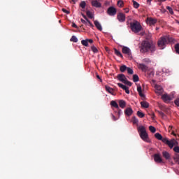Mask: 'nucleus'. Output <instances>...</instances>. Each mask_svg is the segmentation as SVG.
<instances>
[{
    "label": "nucleus",
    "mask_w": 179,
    "mask_h": 179,
    "mask_svg": "<svg viewBox=\"0 0 179 179\" xmlns=\"http://www.w3.org/2000/svg\"><path fill=\"white\" fill-rule=\"evenodd\" d=\"M141 52H155L156 51V46L152 41H143L140 47Z\"/></svg>",
    "instance_id": "f257e3e1"
},
{
    "label": "nucleus",
    "mask_w": 179,
    "mask_h": 179,
    "mask_svg": "<svg viewBox=\"0 0 179 179\" xmlns=\"http://www.w3.org/2000/svg\"><path fill=\"white\" fill-rule=\"evenodd\" d=\"M169 43H174V38L167 36H162L158 41V47H159L161 50H163L164 46L167 45Z\"/></svg>",
    "instance_id": "f03ea898"
},
{
    "label": "nucleus",
    "mask_w": 179,
    "mask_h": 179,
    "mask_svg": "<svg viewBox=\"0 0 179 179\" xmlns=\"http://www.w3.org/2000/svg\"><path fill=\"white\" fill-rule=\"evenodd\" d=\"M138 131L140 137L144 142H147L148 143H150V139H149V136L148 135V132H146V128L143 126H140L138 127Z\"/></svg>",
    "instance_id": "7ed1b4c3"
},
{
    "label": "nucleus",
    "mask_w": 179,
    "mask_h": 179,
    "mask_svg": "<svg viewBox=\"0 0 179 179\" xmlns=\"http://www.w3.org/2000/svg\"><path fill=\"white\" fill-rule=\"evenodd\" d=\"M130 29L134 33H139V31L142 30V25H141L139 22L134 20V22H130Z\"/></svg>",
    "instance_id": "20e7f679"
},
{
    "label": "nucleus",
    "mask_w": 179,
    "mask_h": 179,
    "mask_svg": "<svg viewBox=\"0 0 179 179\" xmlns=\"http://www.w3.org/2000/svg\"><path fill=\"white\" fill-rule=\"evenodd\" d=\"M161 141H162V142H163V143L168 145L169 148H170V149H173V148H174V145H176V143H177V141H176V139H174V138L169 141V138L162 137V139Z\"/></svg>",
    "instance_id": "39448f33"
},
{
    "label": "nucleus",
    "mask_w": 179,
    "mask_h": 179,
    "mask_svg": "<svg viewBox=\"0 0 179 179\" xmlns=\"http://www.w3.org/2000/svg\"><path fill=\"white\" fill-rule=\"evenodd\" d=\"M117 78L118 80H120V82H122L124 85H127V86H132V83H131L130 81H128V80L127 79V77H125V75L118 74Z\"/></svg>",
    "instance_id": "423d86ee"
},
{
    "label": "nucleus",
    "mask_w": 179,
    "mask_h": 179,
    "mask_svg": "<svg viewBox=\"0 0 179 179\" xmlns=\"http://www.w3.org/2000/svg\"><path fill=\"white\" fill-rule=\"evenodd\" d=\"M122 52L123 54L127 55L128 58H130V59H132V52H131V49H129V48L123 46L122 49Z\"/></svg>",
    "instance_id": "0eeeda50"
},
{
    "label": "nucleus",
    "mask_w": 179,
    "mask_h": 179,
    "mask_svg": "<svg viewBox=\"0 0 179 179\" xmlns=\"http://www.w3.org/2000/svg\"><path fill=\"white\" fill-rule=\"evenodd\" d=\"M107 14L109 16H115L117 15V8H115L114 6H110L107 10Z\"/></svg>",
    "instance_id": "6e6552de"
},
{
    "label": "nucleus",
    "mask_w": 179,
    "mask_h": 179,
    "mask_svg": "<svg viewBox=\"0 0 179 179\" xmlns=\"http://www.w3.org/2000/svg\"><path fill=\"white\" fill-rule=\"evenodd\" d=\"M146 23L150 26H155L157 23V19L153 17H147Z\"/></svg>",
    "instance_id": "1a4fd4ad"
},
{
    "label": "nucleus",
    "mask_w": 179,
    "mask_h": 179,
    "mask_svg": "<svg viewBox=\"0 0 179 179\" xmlns=\"http://www.w3.org/2000/svg\"><path fill=\"white\" fill-rule=\"evenodd\" d=\"M154 160L155 163H163V159H162V156L159 153L154 155Z\"/></svg>",
    "instance_id": "9d476101"
},
{
    "label": "nucleus",
    "mask_w": 179,
    "mask_h": 179,
    "mask_svg": "<svg viewBox=\"0 0 179 179\" xmlns=\"http://www.w3.org/2000/svg\"><path fill=\"white\" fill-rule=\"evenodd\" d=\"M155 93H157V94H163V87H162V86L159 85H155Z\"/></svg>",
    "instance_id": "9b49d317"
},
{
    "label": "nucleus",
    "mask_w": 179,
    "mask_h": 179,
    "mask_svg": "<svg viewBox=\"0 0 179 179\" xmlns=\"http://www.w3.org/2000/svg\"><path fill=\"white\" fill-rule=\"evenodd\" d=\"M125 19H126L125 14L122 13H120L117 14V20H119L120 23H123V22L125 21Z\"/></svg>",
    "instance_id": "f8f14e48"
},
{
    "label": "nucleus",
    "mask_w": 179,
    "mask_h": 179,
    "mask_svg": "<svg viewBox=\"0 0 179 179\" xmlns=\"http://www.w3.org/2000/svg\"><path fill=\"white\" fill-rule=\"evenodd\" d=\"M162 100H164V101L165 103H167L169 101H171V100H173V99L171 98V96H170V95L167 94H164L162 96Z\"/></svg>",
    "instance_id": "ddd939ff"
},
{
    "label": "nucleus",
    "mask_w": 179,
    "mask_h": 179,
    "mask_svg": "<svg viewBox=\"0 0 179 179\" xmlns=\"http://www.w3.org/2000/svg\"><path fill=\"white\" fill-rule=\"evenodd\" d=\"M138 69H141L143 72H146L148 69H149V67L148 66L143 64H138Z\"/></svg>",
    "instance_id": "4468645a"
},
{
    "label": "nucleus",
    "mask_w": 179,
    "mask_h": 179,
    "mask_svg": "<svg viewBox=\"0 0 179 179\" xmlns=\"http://www.w3.org/2000/svg\"><path fill=\"white\" fill-rule=\"evenodd\" d=\"M117 86H119V87H121V89L124 90L127 94H129V88L128 87L122 83H117Z\"/></svg>",
    "instance_id": "2eb2a0df"
},
{
    "label": "nucleus",
    "mask_w": 179,
    "mask_h": 179,
    "mask_svg": "<svg viewBox=\"0 0 179 179\" xmlns=\"http://www.w3.org/2000/svg\"><path fill=\"white\" fill-rule=\"evenodd\" d=\"M105 89L108 93H110V94H112V96H115V92H114V89L110 87L108 85L105 86Z\"/></svg>",
    "instance_id": "dca6fc26"
},
{
    "label": "nucleus",
    "mask_w": 179,
    "mask_h": 179,
    "mask_svg": "<svg viewBox=\"0 0 179 179\" xmlns=\"http://www.w3.org/2000/svg\"><path fill=\"white\" fill-rule=\"evenodd\" d=\"M134 113V110L131 108H127L124 110V114L125 115H127V117H131Z\"/></svg>",
    "instance_id": "f3484780"
},
{
    "label": "nucleus",
    "mask_w": 179,
    "mask_h": 179,
    "mask_svg": "<svg viewBox=\"0 0 179 179\" xmlns=\"http://www.w3.org/2000/svg\"><path fill=\"white\" fill-rule=\"evenodd\" d=\"M162 156L164 157V159H166V160H170L171 158V155H170V153H169L167 151H163Z\"/></svg>",
    "instance_id": "a211bd4d"
},
{
    "label": "nucleus",
    "mask_w": 179,
    "mask_h": 179,
    "mask_svg": "<svg viewBox=\"0 0 179 179\" xmlns=\"http://www.w3.org/2000/svg\"><path fill=\"white\" fill-rule=\"evenodd\" d=\"M92 6L94 8H101V3L99 2L97 0H94L92 1Z\"/></svg>",
    "instance_id": "6ab92c4d"
},
{
    "label": "nucleus",
    "mask_w": 179,
    "mask_h": 179,
    "mask_svg": "<svg viewBox=\"0 0 179 179\" xmlns=\"http://www.w3.org/2000/svg\"><path fill=\"white\" fill-rule=\"evenodd\" d=\"M94 24L99 30V31H101L103 30V27H101V24L99 23V21L95 20L94 21Z\"/></svg>",
    "instance_id": "aec40b11"
},
{
    "label": "nucleus",
    "mask_w": 179,
    "mask_h": 179,
    "mask_svg": "<svg viewBox=\"0 0 179 179\" xmlns=\"http://www.w3.org/2000/svg\"><path fill=\"white\" fill-rule=\"evenodd\" d=\"M137 92H138L140 97H145V94H143V93L142 92V87H141V85H138Z\"/></svg>",
    "instance_id": "412c9836"
},
{
    "label": "nucleus",
    "mask_w": 179,
    "mask_h": 179,
    "mask_svg": "<svg viewBox=\"0 0 179 179\" xmlns=\"http://www.w3.org/2000/svg\"><path fill=\"white\" fill-rule=\"evenodd\" d=\"M110 106L112 107H114L115 108H117V110H120V106H118V103H117V101H111Z\"/></svg>",
    "instance_id": "4be33fe9"
},
{
    "label": "nucleus",
    "mask_w": 179,
    "mask_h": 179,
    "mask_svg": "<svg viewBox=\"0 0 179 179\" xmlns=\"http://www.w3.org/2000/svg\"><path fill=\"white\" fill-rule=\"evenodd\" d=\"M119 106L121 108H125V107L127 106V102H125V101H124V100H120Z\"/></svg>",
    "instance_id": "5701e85b"
},
{
    "label": "nucleus",
    "mask_w": 179,
    "mask_h": 179,
    "mask_svg": "<svg viewBox=\"0 0 179 179\" xmlns=\"http://www.w3.org/2000/svg\"><path fill=\"white\" fill-rule=\"evenodd\" d=\"M141 107H143V108H149V103L143 101L141 102Z\"/></svg>",
    "instance_id": "b1692460"
},
{
    "label": "nucleus",
    "mask_w": 179,
    "mask_h": 179,
    "mask_svg": "<svg viewBox=\"0 0 179 179\" xmlns=\"http://www.w3.org/2000/svg\"><path fill=\"white\" fill-rule=\"evenodd\" d=\"M114 51H115V55H117V57H120V58H122L123 56H122V54H121V52H120L116 48H114Z\"/></svg>",
    "instance_id": "393cba45"
},
{
    "label": "nucleus",
    "mask_w": 179,
    "mask_h": 179,
    "mask_svg": "<svg viewBox=\"0 0 179 179\" xmlns=\"http://www.w3.org/2000/svg\"><path fill=\"white\" fill-rule=\"evenodd\" d=\"M131 122H133V124L138 125L139 120H138V118H136V117H133L131 119Z\"/></svg>",
    "instance_id": "a878e982"
},
{
    "label": "nucleus",
    "mask_w": 179,
    "mask_h": 179,
    "mask_svg": "<svg viewBox=\"0 0 179 179\" xmlns=\"http://www.w3.org/2000/svg\"><path fill=\"white\" fill-rule=\"evenodd\" d=\"M155 136L157 139H158V141H162V139L163 138V136L159 133H156L155 134Z\"/></svg>",
    "instance_id": "bb28decb"
},
{
    "label": "nucleus",
    "mask_w": 179,
    "mask_h": 179,
    "mask_svg": "<svg viewBox=\"0 0 179 179\" xmlns=\"http://www.w3.org/2000/svg\"><path fill=\"white\" fill-rule=\"evenodd\" d=\"M117 5L119 8H123L124 7V1L122 0H119L117 3Z\"/></svg>",
    "instance_id": "cd10ccee"
},
{
    "label": "nucleus",
    "mask_w": 179,
    "mask_h": 179,
    "mask_svg": "<svg viewBox=\"0 0 179 179\" xmlns=\"http://www.w3.org/2000/svg\"><path fill=\"white\" fill-rule=\"evenodd\" d=\"M81 44L84 45L85 47H89V43L87 42V39L86 40H82Z\"/></svg>",
    "instance_id": "c85d7f7f"
},
{
    "label": "nucleus",
    "mask_w": 179,
    "mask_h": 179,
    "mask_svg": "<svg viewBox=\"0 0 179 179\" xmlns=\"http://www.w3.org/2000/svg\"><path fill=\"white\" fill-rule=\"evenodd\" d=\"M133 82L134 83L139 82V76H138V75L134 74L133 76Z\"/></svg>",
    "instance_id": "c756f323"
},
{
    "label": "nucleus",
    "mask_w": 179,
    "mask_h": 179,
    "mask_svg": "<svg viewBox=\"0 0 179 179\" xmlns=\"http://www.w3.org/2000/svg\"><path fill=\"white\" fill-rule=\"evenodd\" d=\"M127 69H128V67H127V66L122 65L120 66V72H124L125 71H127Z\"/></svg>",
    "instance_id": "7c9ffc66"
},
{
    "label": "nucleus",
    "mask_w": 179,
    "mask_h": 179,
    "mask_svg": "<svg viewBox=\"0 0 179 179\" xmlns=\"http://www.w3.org/2000/svg\"><path fill=\"white\" fill-rule=\"evenodd\" d=\"M132 3H133V6H134V8H135V9H138V8H139V4H138V2H136L134 0H133Z\"/></svg>",
    "instance_id": "2f4dec72"
},
{
    "label": "nucleus",
    "mask_w": 179,
    "mask_h": 179,
    "mask_svg": "<svg viewBox=\"0 0 179 179\" xmlns=\"http://www.w3.org/2000/svg\"><path fill=\"white\" fill-rule=\"evenodd\" d=\"M167 10H169L171 15H174V11H173V8L169 6H166Z\"/></svg>",
    "instance_id": "473e14b6"
},
{
    "label": "nucleus",
    "mask_w": 179,
    "mask_h": 179,
    "mask_svg": "<svg viewBox=\"0 0 179 179\" xmlns=\"http://www.w3.org/2000/svg\"><path fill=\"white\" fill-rule=\"evenodd\" d=\"M175 51L179 55V43H176L174 46Z\"/></svg>",
    "instance_id": "72a5a7b5"
},
{
    "label": "nucleus",
    "mask_w": 179,
    "mask_h": 179,
    "mask_svg": "<svg viewBox=\"0 0 179 179\" xmlns=\"http://www.w3.org/2000/svg\"><path fill=\"white\" fill-rule=\"evenodd\" d=\"M70 41H72L73 43H78V38L75 36H73L71 38Z\"/></svg>",
    "instance_id": "f704fd0d"
},
{
    "label": "nucleus",
    "mask_w": 179,
    "mask_h": 179,
    "mask_svg": "<svg viewBox=\"0 0 179 179\" xmlns=\"http://www.w3.org/2000/svg\"><path fill=\"white\" fill-rule=\"evenodd\" d=\"M137 115L139 118H143V117H145V114L141 111L137 112Z\"/></svg>",
    "instance_id": "c9c22d12"
},
{
    "label": "nucleus",
    "mask_w": 179,
    "mask_h": 179,
    "mask_svg": "<svg viewBox=\"0 0 179 179\" xmlns=\"http://www.w3.org/2000/svg\"><path fill=\"white\" fill-rule=\"evenodd\" d=\"M149 130L150 131V132H152V134H155V132H156V128L153 126H150L149 127Z\"/></svg>",
    "instance_id": "e433bc0d"
},
{
    "label": "nucleus",
    "mask_w": 179,
    "mask_h": 179,
    "mask_svg": "<svg viewBox=\"0 0 179 179\" xmlns=\"http://www.w3.org/2000/svg\"><path fill=\"white\" fill-rule=\"evenodd\" d=\"M86 15L87 16H88V17H90V19H93V14H92V12H90V10H87L86 12Z\"/></svg>",
    "instance_id": "4c0bfd02"
},
{
    "label": "nucleus",
    "mask_w": 179,
    "mask_h": 179,
    "mask_svg": "<svg viewBox=\"0 0 179 179\" xmlns=\"http://www.w3.org/2000/svg\"><path fill=\"white\" fill-rule=\"evenodd\" d=\"M80 6L82 8V9H85L86 8V1H81Z\"/></svg>",
    "instance_id": "58836bf2"
},
{
    "label": "nucleus",
    "mask_w": 179,
    "mask_h": 179,
    "mask_svg": "<svg viewBox=\"0 0 179 179\" xmlns=\"http://www.w3.org/2000/svg\"><path fill=\"white\" fill-rule=\"evenodd\" d=\"M127 71L129 75H134V70L132 69L127 67Z\"/></svg>",
    "instance_id": "ea45409f"
},
{
    "label": "nucleus",
    "mask_w": 179,
    "mask_h": 179,
    "mask_svg": "<svg viewBox=\"0 0 179 179\" xmlns=\"http://www.w3.org/2000/svg\"><path fill=\"white\" fill-rule=\"evenodd\" d=\"M91 50L92 52H94L95 54H96V52H99V50L97 49V48H96V46H92L91 47Z\"/></svg>",
    "instance_id": "a19ab883"
},
{
    "label": "nucleus",
    "mask_w": 179,
    "mask_h": 179,
    "mask_svg": "<svg viewBox=\"0 0 179 179\" xmlns=\"http://www.w3.org/2000/svg\"><path fill=\"white\" fill-rule=\"evenodd\" d=\"M173 160L176 162L178 163L179 162V155H176L175 156V157L173 158Z\"/></svg>",
    "instance_id": "79ce46f5"
},
{
    "label": "nucleus",
    "mask_w": 179,
    "mask_h": 179,
    "mask_svg": "<svg viewBox=\"0 0 179 179\" xmlns=\"http://www.w3.org/2000/svg\"><path fill=\"white\" fill-rule=\"evenodd\" d=\"M173 150L176 152V153H179V147L178 146H176L173 148Z\"/></svg>",
    "instance_id": "37998d69"
},
{
    "label": "nucleus",
    "mask_w": 179,
    "mask_h": 179,
    "mask_svg": "<svg viewBox=\"0 0 179 179\" xmlns=\"http://www.w3.org/2000/svg\"><path fill=\"white\" fill-rule=\"evenodd\" d=\"M176 106H177L178 107H179V98L176 99L174 101Z\"/></svg>",
    "instance_id": "c03bdc74"
},
{
    "label": "nucleus",
    "mask_w": 179,
    "mask_h": 179,
    "mask_svg": "<svg viewBox=\"0 0 179 179\" xmlns=\"http://www.w3.org/2000/svg\"><path fill=\"white\" fill-rule=\"evenodd\" d=\"M143 62H146L147 64H149V62H150V59L145 58L143 59Z\"/></svg>",
    "instance_id": "a18cd8bd"
},
{
    "label": "nucleus",
    "mask_w": 179,
    "mask_h": 179,
    "mask_svg": "<svg viewBox=\"0 0 179 179\" xmlns=\"http://www.w3.org/2000/svg\"><path fill=\"white\" fill-rule=\"evenodd\" d=\"M87 23H89L90 27H94V25H93V23H92V22H90V20H87Z\"/></svg>",
    "instance_id": "49530a36"
},
{
    "label": "nucleus",
    "mask_w": 179,
    "mask_h": 179,
    "mask_svg": "<svg viewBox=\"0 0 179 179\" xmlns=\"http://www.w3.org/2000/svg\"><path fill=\"white\" fill-rule=\"evenodd\" d=\"M62 12H64V13H66L67 15H69L70 13V12L65 8H62Z\"/></svg>",
    "instance_id": "de8ad7c7"
},
{
    "label": "nucleus",
    "mask_w": 179,
    "mask_h": 179,
    "mask_svg": "<svg viewBox=\"0 0 179 179\" xmlns=\"http://www.w3.org/2000/svg\"><path fill=\"white\" fill-rule=\"evenodd\" d=\"M117 110H118V115L120 117V115H121V114H122V110H121V109H120V108H119V109H117Z\"/></svg>",
    "instance_id": "09e8293b"
},
{
    "label": "nucleus",
    "mask_w": 179,
    "mask_h": 179,
    "mask_svg": "<svg viewBox=\"0 0 179 179\" xmlns=\"http://www.w3.org/2000/svg\"><path fill=\"white\" fill-rule=\"evenodd\" d=\"M124 10L125 13H128L129 12V8H124Z\"/></svg>",
    "instance_id": "8fccbe9b"
},
{
    "label": "nucleus",
    "mask_w": 179,
    "mask_h": 179,
    "mask_svg": "<svg viewBox=\"0 0 179 179\" xmlns=\"http://www.w3.org/2000/svg\"><path fill=\"white\" fill-rule=\"evenodd\" d=\"M72 27H74L75 29H78V25L75 23H72Z\"/></svg>",
    "instance_id": "3c124183"
},
{
    "label": "nucleus",
    "mask_w": 179,
    "mask_h": 179,
    "mask_svg": "<svg viewBox=\"0 0 179 179\" xmlns=\"http://www.w3.org/2000/svg\"><path fill=\"white\" fill-rule=\"evenodd\" d=\"M87 41L90 43V44L93 43V40L92 39H87Z\"/></svg>",
    "instance_id": "603ef678"
},
{
    "label": "nucleus",
    "mask_w": 179,
    "mask_h": 179,
    "mask_svg": "<svg viewBox=\"0 0 179 179\" xmlns=\"http://www.w3.org/2000/svg\"><path fill=\"white\" fill-rule=\"evenodd\" d=\"M156 117V115H155V113H152V115H151V118H152V120H155V117Z\"/></svg>",
    "instance_id": "864d4df0"
},
{
    "label": "nucleus",
    "mask_w": 179,
    "mask_h": 179,
    "mask_svg": "<svg viewBox=\"0 0 179 179\" xmlns=\"http://www.w3.org/2000/svg\"><path fill=\"white\" fill-rule=\"evenodd\" d=\"M80 21H81L82 23H83V24H86V23H87L86 20H83L82 18H81Z\"/></svg>",
    "instance_id": "5fc2aeb1"
},
{
    "label": "nucleus",
    "mask_w": 179,
    "mask_h": 179,
    "mask_svg": "<svg viewBox=\"0 0 179 179\" xmlns=\"http://www.w3.org/2000/svg\"><path fill=\"white\" fill-rule=\"evenodd\" d=\"M96 78H97V79H99L100 82H102V80H101V78H100V76L96 75Z\"/></svg>",
    "instance_id": "6e6d98bb"
},
{
    "label": "nucleus",
    "mask_w": 179,
    "mask_h": 179,
    "mask_svg": "<svg viewBox=\"0 0 179 179\" xmlns=\"http://www.w3.org/2000/svg\"><path fill=\"white\" fill-rule=\"evenodd\" d=\"M83 17H84V19H85V20L87 22V20H89V19H87V17H86V15L83 14Z\"/></svg>",
    "instance_id": "4d7b16f0"
},
{
    "label": "nucleus",
    "mask_w": 179,
    "mask_h": 179,
    "mask_svg": "<svg viewBox=\"0 0 179 179\" xmlns=\"http://www.w3.org/2000/svg\"><path fill=\"white\" fill-rule=\"evenodd\" d=\"M150 2H152V0H147V3H148V5H151Z\"/></svg>",
    "instance_id": "13d9d810"
},
{
    "label": "nucleus",
    "mask_w": 179,
    "mask_h": 179,
    "mask_svg": "<svg viewBox=\"0 0 179 179\" xmlns=\"http://www.w3.org/2000/svg\"><path fill=\"white\" fill-rule=\"evenodd\" d=\"M112 117H113V121H117V119L115 118V117L114 115H113Z\"/></svg>",
    "instance_id": "bf43d9fd"
},
{
    "label": "nucleus",
    "mask_w": 179,
    "mask_h": 179,
    "mask_svg": "<svg viewBox=\"0 0 179 179\" xmlns=\"http://www.w3.org/2000/svg\"><path fill=\"white\" fill-rule=\"evenodd\" d=\"M158 2H166V0H157Z\"/></svg>",
    "instance_id": "052dcab7"
},
{
    "label": "nucleus",
    "mask_w": 179,
    "mask_h": 179,
    "mask_svg": "<svg viewBox=\"0 0 179 179\" xmlns=\"http://www.w3.org/2000/svg\"><path fill=\"white\" fill-rule=\"evenodd\" d=\"M159 114H161V115H164V113L163 112H160Z\"/></svg>",
    "instance_id": "680f3d73"
},
{
    "label": "nucleus",
    "mask_w": 179,
    "mask_h": 179,
    "mask_svg": "<svg viewBox=\"0 0 179 179\" xmlns=\"http://www.w3.org/2000/svg\"><path fill=\"white\" fill-rule=\"evenodd\" d=\"M177 12H179V7L176 8Z\"/></svg>",
    "instance_id": "e2e57ef3"
},
{
    "label": "nucleus",
    "mask_w": 179,
    "mask_h": 179,
    "mask_svg": "<svg viewBox=\"0 0 179 179\" xmlns=\"http://www.w3.org/2000/svg\"><path fill=\"white\" fill-rule=\"evenodd\" d=\"M174 136H177V134H174V132L172 133Z\"/></svg>",
    "instance_id": "0e129e2a"
},
{
    "label": "nucleus",
    "mask_w": 179,
    "mask_h": 179,
    "mask_svg": "<svg viewBox=\"0 0 179 179\" xmlns=\"http://www.w3.org/2000/svg\"><path fill=\"white\" fill-rule=\"evenodd\" d=\"M176 22L178 23V24H179V21H176Z\"/></svg>",
    "instance_id": "69168bd1"
},
{
    "label": "nucleus",
    "mask_w": 179,
    "mask_h": 179,
    "mask_svg": "<svg viewBox=\"0 0 179 179\" xmlns=\"http://www.w3.org/2000/svg\"><path fill=\"white\" fill-rule=\"evenodd\" d=\"M156 30H159V28L157 27V28H156Z\"/></svg>",
    "instance_id": "338daca9"
},
{
    "label": "nucleus",
    "mask_w": 179,
    "mask_h": 179,
    "mask_svg": "<svg viewBox=\"0 0 179 179\" xmlns=\"http://www.w3.org/2000/svg\"><path fill=\"white\" fill-rule=\"evenodd\" d=\"M73 2H75L76 0H71Z\"/></svg>",
    "instance_id": "774afa93"
}]
</instances>
